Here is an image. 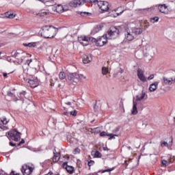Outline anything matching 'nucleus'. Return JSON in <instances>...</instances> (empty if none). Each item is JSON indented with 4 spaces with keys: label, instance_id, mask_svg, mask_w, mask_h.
<instances>
[{
    "label": "nucleus",
    "instance_id": "obj_1",
    "mask_svg": "<svg viewBox=\"0 0 175 175\" xmlns=\"http://www.w3.org/2000/svg\"><path fill=\"white\" fill-rule=\"evenodd\" d=\"M40 33L43 38H54L57 35V29L53 26H45L40 30Z\"/></svg>",
    "mask_w": 175,
    "mask_h": 175
},
{
    "label": "nucleus",
    "instance_id": "obj_2",
    "mask_svg": "<svg viewBox=\"0 0 175 175\" xmlns=\"http://www.w3.org/2000/svg\"><path fill=\"white\" fill-rule=\"evenodd\" d=\"M140 33H142L140 29L135 27L126 28L124 39L127 42H132L135 39V36L133 35H140Z\"/></svg>",
    "mask_w": 175,
    "mask_h": 175
},
{
    "label": "nucleus",
    "instance_id": "obj_3",
    "mask_svg": "<svg viewBox=\"0 0 175 175\" xmlns=\"http://www.w3.org/2000/svg\"><path fill=\"white\" fill-rule=\"evenodd\" d=\"M143 54L145 57L146 61H151L154 57H155V49L150 45H148L144 48Z\"/></svg>",
    "mask_w": 175,
    "mask_h": 175
},
{
    "label": "nucleus",
    "instance_id": "obj_4",
    "mask_svg": "<svg viewBox=\"0 0 175 175\" xmlns=\"http://www.w3.org/2000/svg\"><path fill=\"white\" fill-rule=\"evenodd\" d=\"M85 76L76 73H69L66 77L67 81H70V83H79V81H82V80H85Z\"/></svg>",
    "mask_w": 175,
    "mask_h": 175
},
{
    "label": "nucleus",
    "instance_id": "obj_5",
    "mask_svg": "<svg viewBox=\"0 0 175 175\" xmlns=\"http://www.w3.org/2000/svg\"><path fill=\"white\" fill-rule=\"evenodd\" d=\"M91 42L93 44H95V46L103 47V46L107 43V34H104L98 39L91 38Z\"/></svg>",
    "mask_w": 175,
    "mask_h": 175
},
{
    "label": "nucleus",
    "instance_id": "obj_6",
    "mask_svg": "<svg viewBox=\"0 0 175 175\" xmlns=\"http://www.w3.org/2000/svg\"><path fill=\"white\" fill-rule=\"evenodd\" d=\"M163 84H165V85H172V84H174L175 83V71H172L168 77H164L162 79Z\"/></svg>",
    "mask_w": 175,
    "mask_h": 175
},
{
    "label": "nucleus",
    "instance_id": "obj_7",
    "mask_svg": "<svg viewBox=\"0 0 175 175\" xmlns=\"http://www.w3.org/2000/svg\"><path fill=\"white\" fill-rule=\"evenodd\" d=\"M97 5L101 13H106V12L110 10V4L107 1H98Z\"/></svg>",
    "mask_w": 175,
    "mask_h": 175
},
{
    "label": "nucleus",
    "instance_id": "obj_8",
    "mask_svg": "<svg viewBox=\"0 0 175 175\" xmlns=\"http://www.w3.org/2000/svg\"><path fill=\"white\" fill-rule=\"evenodd\" d=\"M35 170V166L31 164H25L22 166L21 172L23 175H31Z\"/></svg>",
    "mask_w": 175,
    "mask_h": 175
},
{
    "label": "nucleus",
    "instance_id": "obj_9",
    "mask_svg": "<svg viewBox=\"0 0 175 175\" xmlns=\"http://www.w3.org/2000/svg\"><path fill=\"white\" fill-rule=\"evenodd\" d=\"M8 139L10 140H14V142H18L21 139V133L16 130H12L8 132Z\"/></svg>",
    "mask_w": 175,
    "mask_h": 175
},
{
    "label": "nucleus",
    "instance_id": "obj_10",
    "mask_svg": "<svg viewBox=\"0 0 175 175\" xmlns=\"http://www.w3.org/2000/svg\"><path fill=\"white\" fill-rule=\"evenodd\" d=\"M107 35L111 38H117L120 35V29L117 27L112 26L109 31H107Z\"/></svg>",
    "mask_w": 175,
    "mask_h": 175
},
{
    "label": "nucleus",
    "instance_id": "obj_11",
    "mask_svg": "<svg viewBox=\"0 0 175 175\" xmlns=\"http://www.w3.org/2000/svg\"><path fill=\"white\" fill-rule=\"evenodd\" d=\"M90 40L91 42V38L85 36H81L78 37V42H79V43L82 44V46H88Z\"/></svg>",
    "mask_w": 175,
    "mask_h": 175
},
{
    "label": "nucleus",
    "instance_id": "obj_12",
    "mask_svg": "<svg viewBox=\"0 0 175 175\" xmlns=\"http://www.w3.org/2000/svg\"><path fill=\"white\" fill-rule=\"evenodd\" d=\"M158 87H159V82L158 81L150 83L148 87L149 92L151 94L155 92L158 90Z\"/></svg>",
    "mask_w": 175,
    "mask_h": 175
},
{
    "label": "nucleus",
    "instance_id": "obj_13",
    "mask_svg": "<svg viewBox=\"0 0 175 175\" xmlns=\"http://www.w3.org/2000/svg\"><path fill=\"white\" fill-rule=\"evenodd\" d=\"M85 3V0H75L70 3V6L72 8H79V6H81Z\"/></svg>",
    "mask_w": 175,
    "mask_h": 175
},
{
    "label": "nucleus",
    "instance_id": "obj_14",
    "mask_svg": "<svg viewBox=\"0 0 175 175\" xmlns=\"http://www.w3.org/2000/svg\"><path fill=\"white\" fill-rule=\"evenodd\" d=\"M55 10L57 13H64V12H67V10H69V7L66 5H62L59 4L55 7Z\"/></svg>",
    "mask_w": 175,
    "mask_h": 175
},
{
    "label": "nucleus",
    "instance_id": "obj_15",
    "mask_svg": "<svg viewBox=\"0 0 175 175\" xmlns=\"http://www.w3.org/2000/svg\"><path fill=\"white\" fill-rule=\"evenodd\" d=\"M158 9L161 13H163L164 14H169V12H170L165 4L159 5Z\"/></svg>",
    "mask_w": 175,
    "mask_h": 175
},
{
    "label": "nucleus",
    "instance_id": "obj_16",
    "mask_svg": "<svg viewBox=\"0 0 175 175\" xmlns=\"http://www.w3.org/2000/svg\"><path fill=\"white\" fill-rule=\"evenodd\" d=\"M137 77L143 83H146V81H147V78L144 76V72H143L140 68L137 70Z\"/></svg>",
    "mask_w": 175,
    "mask_h": 175
},
{
    "label": "nucleus",
    "instance_id": "obj_17",
    "mask_svg": "<svg viewBox=\"0 0 175 175\" xmlns=\"http://www.w3.org/2000/svg\"><path fill=\"white\" fill-rule=\"evenodd\" d=\"M147 96V94L146 93L145 90H142L138 95L136 96V100L135 102H140L143 100L144 98Z\"/></svg>",
    "mask_w": 175,
    "mask_h": 175
},
{
    "label": "nucleus",
    "instance_id": "obj_18",
    "mask_svg": "<svg viewBox=\"0 0 175 175\" xmlns=\"http://www.w3.org/2000/svg\"><path fill=\"white\" fill-rule=\"evenodd\" d=\"M131 114L133 116H136L139 113V111L137 110V101H133V107L131 108Z\"/></svg>",
    "mask_w": 175,
    "mask_h": 175
},
{
    "label": "nucleus",
    "instance_id": "obj_19",
    "mask_svg": "<svg viewBox=\"0 0 175 175\" xmlns=\"http://www.w3.org/2000/svg\"><path fill=\"white\" fill-rule=\"evenodd\" d=\"M28 83L31 85V88H36V87L39 85V81H38L37 78L29 80Z\"/></svg>",
    "mask_w": 175,
    "mask_h": 175
},
{
    "label": "nucleus",
    "instance_id": "obj_20",
    "mask_svg": "<svg viewBox=\"0 0 175 175\" xmlns=\"http://www.w3.org/2000/svg\"><path fill=\"white\" fill-rule=\"evenodd\" d=\"M92 61V56L91 55H85L83 57V64H90Z\"/></svg>",
    "mask_w": 175,
    "mask_h": 175
},
{
    "label": "nucleus",
    "instance_id": "obj_21",
    "mask_svg": "<svg viewBox=\"0 0 175 175\" xmlns=\"http://www.w3.org/2000/svg\"><path fill=\"white\" fill-rule=\"evenodd\" d=\"M54 156L53 158V162H58L59 161V158H61V154H59V153L58 152H53Z\"/></svg>",
    "mask_w": 175,
    "mask_h": 175
},
{
    "label": "nucleus",
    "instance_id": "obj_22",
    "mask_svg": "<svg viewBox=\"0 0 175 175\" xmlns=\"http://www.w3.org/2000/svg\"><path fill=\"white\" fill-rule=\"evenodd\" d=\"M5 16L7 18H14L16 17V14L12 12H5Z\"/></svg>",
    "mask_w": 175,
    "mask_h": 175
},
{
    "label": "nucleus",
    "instance_id": "obj_23",
    "mask_svg": "<svg viewBox=\"0 0 175 175\" xmlns=\"http://www.w3.org/2000/svg\"><path fill=\"white\" fill-rule=\"evenodd\" d=\"M172 146H173L172 140L169 144L166 142H163L161 144V147H172Z\"/></svg>",
    "mask_w": 175,
    "mask_h": 175
},
{
    "label": "nucleus",
    "instance_id": "obj_24",
    "mask_svg": "<svg viewBox=\"0 0 175 175\" xmlns=\"http://www.w3.org/2000/svg\"><path fill=\"white\" fill-rule=\"evenodd\" d=\"M40 2L44 3L45 6H51V5H53V1H51L40 0Z\"/></svg>",
    "mask_w": 175,
    "mask_h": 175
},
{
    "label": "nucleus",
    "instance_id": "obj_25",
    "mask_svg": "<svg viewBox=\"0 0 175 175\" xmlns=\"http://www.w3.org/2000/svg\"><path fill=\"white\" fill-rule=\"evenodd\" d=\"M101 71H102V75L103 76H106L109 73V68L103 66L102 67Z\"/></svg>",
    "mask_w": 175,
    "mask_h": 175
},
{
    "label": "nucleus",
    "instance_id": "obj_26",
    "mask_svg": "<svg viewBox=\"0 0 175 175\" xmlns=\"http://www.w3.org/2000/svg\"><path fill=\"white\" fill-rule=\"evenodd\" d=\"M92 155L94 157V158H100L102 157V154H100V152L98 151L92 152Z\"/></svg>",
    "mask_w": 175,
    "mask_h": 175
},
{
    "label": "nucleus",
    "instance_id": "obj_27",
    "mask_svg": "<svg viewBox=\"0 0 175 175\" xmlns=\"http://www.w3.org/2000/svg\"><path fill=\"white\" fill-rule=\"evenodd\" d=\"M47 14H50V12L46 11V12H40L38 13V16L40 17H43L44 16H47Z\"/></svg>",
    "mask_w": 175,
    "mask_h": 175
},
{
    "label": "nucleus",
    "instance_id": "obj_28",
    "mask_svg": "<svg viewBox=\"0 0 175 175\" xmlns=\"http://www.w3.org/2000/svg\"><path fill=\"white\" fill-rule=\"evenodd\" d=\"M25 47H36V42H29L28 44H23Z\"/></svg>",
    "mask_w": 175,
    "mask_h": 175
},
{
    "label": "nucleus",
    "instance_id": "obj_29",
    "mask_svg": "<svg viewBox=\"0 0 175 175\" xmlns=\"http://www.w3.org/2000/svg\"><path fill=\"white\" fill-rule=\"evenodd\" d=\"M116 11V13H119L118 16L122 14V13H124V10L122 8L119 7L116 10H115Z\"/></svg>",
    "mask_w": 175,
    "mask_h": 175
},
{
    "label": "nucleus",
    "instance_id": "obj_30",
    "mask_svg": "<svg viewBox=\"0 0 175 175\" xmlns=\"http://www.w3.org/2000/svg\"><path fill=\"white\" fill-rule=\"evenodd\" d=\"M119 13L117 12L116 10H113L111 12V17H118Z\"/></svg>",
    "mask_w": 175,
    "mask_h": 175
},
{
    "label": "nucleus",
    "instance_id": "obj_31",
    "mask_svg": "<svg viewBox=\"0 0 175 175\" xmlns=\"http://www.w3.org/2000/svg\"><path fill=\"white\" fill-rule=\"evenodd\" d=\"M59 77L61 80H64L66 79V75H65V72H61L59 75Z\"/></svg>",
    "mask_w": 175,
    "mask_h": 175
},
{
    "label": "nucleus",
    "instance_id": "obj_32",
    "mask_svg": "<svg viewBox=\"0 0 175 175\" xmlns=\"http://www.w3.org/2000/svg\"><path fill=\"white\" fill-rule=\"evenodd\" d=\"M1 122H2V124H3V125H8V123L9 122L5 117H2L1 118Z\"/></svg>",
    "mask_w": 175,
    "mask_h": 175
},
{
    "label": "nucleus",
    "instance_id": "obj_33",
    "mask_svg": "<svg viewBox=\"0 0 175 175\" xmlns=\"http://www.w3.org/2000/svg\"><path fill=\"white\" fill-rule=\"evenodd\" d=\"M66 170H67V172H68V173H72V172H73V170H74V168H73L72 166L67 165V166L66 167Z\"/></svg>",
    "mask_w": 175,
    "mask_h": 175
},
{
    "label": "nucleus",
    "instance_id": "obj_34",
    "mask_svg": "<svg viewBox=\"0 0 175 175\" xmlns=\"http://www.w3.org/2000/svg\"><path fill=\"white\" fill-rule=\"evenodd\" d=\"M170 163V161L169 160H163L162 161V164L164 166H167V165H169Z\"/></svg>",
    "mask_w": 175,
    "mask_h": 175
},
{
    "label": "nucleus",
    "instance_id": "obj_35",
    "mask_svg": "<svg viewBox=\"0 0 175 175\" xmlns=\"http://www.w3.org/2000/svg\"><path fill=\"white\" fill-rule=\"evenodd\" d=\"M107 136L109 137V140H111V139H116V137L118 135L114 134H108Z\"/></svg>",
    "mask_w": 175,
    "mask_h": 175
},
{
    "label": "nucleus",
    "instance_id": "obj_36",
    "mask_svg": "<svg viewBox=\"0 0 175 175\" xmlns=\"http://www.w3.org/2000/svg\"><path fill=\"white\" fill-rule=\"evenodd\" d=\"M159 20V18H158L157 16L151 18V21L152 23H157V22H158Z\"/></svg>",
    "mask_w": 175,
    "mask_h": 175
},
{
    "label": "nucleus",
    "instance_id": "obj_37",
    "mask_svg": "<svg viewBox=\"0 0 175 175\" xmlns=\"http://www.w3.org/2000/svg\"><path fill=\"white\" fill-rule=\"evenodd\" d=\"M74 154L77 155V154H80V149L79 148H77L74 150Z\"/></svg>",
    "mask_w": 175,
    "mask_h": 175
},
{
    "label": "nucleus",
    "instance_id": "obj_38",
    "mask_svg": "<svg viewBox=\"0 0 175 175\" xmlns=\"http://www.w3.org/2000/svg\"><path fill=\"white\" fill-rule=\"evenodd\" d=\"M71 116H74V117H76L77 116V111L76 110H74L70 112Z\"/></svg>",
    "mask_w": 175,
    "mask_h": 175
},
{
    "label": "nucleus",
    "instance_id": "obj_39",
    "mask_svg": "<svg viewBox=\"0 0 175 175\" xmlns=\"http://www.w3.org/2000/svg\"><path fill=\"white\" fill-rule=\"evenodd\" d=\"M95 163V162L92 160H90V161H88V166H93V165Z\"/></svg>",
    "mask_w": 175,
    "mask_h": 175
},
{
    "label": "nucleus",
    "instance_id": "obj_40",
    "mask_svg": "<svg viewBox=\"0 0 175 175\" xmlns=\"http://www.w3.org/2000/svg\"><path fill=\"white\" fill-rule=\"evenodd\" d=\"M154 75H150L148 78H146L147 79V81L148 80H152L153 79H154Z\"/></svg>",
    "mask_w": 175,
    "mask_h": 175
},
{
    "label": "nucleus",
    "instance_id": "obj_41",
    "mask_svg": "<svg viewBox=\"0 0 175 175\" xmlns=\"http://www.w3.org/2000/svg\"><path fill=\"white\" fill-rule=\"evenodd\" d=\"M107 133H106V132H105V131H103V132H101L100 133V136H101V137H103V136H107Z\"/></svg>",
    "mask_w": 175,
    "mask_h": 175
},
{
    "label": "nucleus",
    "instance_id": "obj_42",
    "mask_svg": "<svg viewBox=\"0 0 175 175\" xmlns=\"http://www.w3.org/2000/svg\"><path fill=\"white\" fill-rule=\"evenodd\" d=\"M32 62V59H27L26 62L27 65H29Z\"/></svg>",
    "mask_w": 175,
    "mask_h": 175
},
{
    "label": "nucleus",
    "instance_id": "obj_43",
    "mask_svg": "<svg viewBox=\"0 0 175 175\" xmlns=\"http://www.w3.org/2000/svg\"><path fill=\"white\" fill-rule=\"evenodd\" d=\"M25 143V141L24 139H21V142L18 144V146H21V144H24Z\"/></svg>",
    "mask_w": 175,
    "mask_h": 175
},
{
    "label": "nucleus",
    "instance_id": "obj_44",
    "mask_svg": "<svg viewBox=\"0 0 175 175\" xmlns=\"http://www.w3.org/2000/svg\"><path fill=\"white\" fill-rule=\"evenodd\" d=\"M10 146H11L12 147H14L16 144H13V142H10Z\"/></svg>",
    "mask_w": 175,
    "mask_h": 175
},
{
    "label": "nucleus",
    "instance_id": "obj_45",
    "mask_svg": "<svg viewBox=\"0 0 175 175\" xmlns=\"http://www.w3.org/2000/svg\"><path fill=\"white\" fill-rule=\"evenodd\" d=\"M11 175H20V174H15L14 172H11Z\"/></svg>",
    "mask_w": 175,
    "mask_h": 175
},
{
    "label": "nucleus",
    "instance_id": "obj_46",
    "mask_svg": "<svg viewBox=\"0 0 175 175\" xmlns=\"http://www.w3.org/2000/svg\"><path fill=\"white\" fill-rule=\"evenodd\" d=\"M3 76L4 77H8V73L4 72V73L3 74Z\"/></svg>",
    "mask_w": 175,
    "mask_h": 175
},
{
    "label": "nucleus",
    "instance_id": "obj_47",
    "mask_svg": "<svg viewBox=\"0 0 175 175\" xmlns=\"http://www.w3.org/2000/svg\"><path fill=\"white\" fill-rule=\"evenodd\" d=\"M111 170H105V172H111Z\"/></svg>",
    "mask_w": 175,
    "mask_h": 175
},
{
    "label": "nucleus",
    "instance_id": "obj_48",
    "mask_svg": "<svg viewBox=\"0 0 175 175\" xmlns=\"http://www.w3.org/2000/svg\"><path fill=\"white\" fill-rule=\"evenodd\" d=\"M17 55H18V53H16L14 54L15 57H17Z\"/></svg>",
    "mask_w": 175,
    "mask_h": 175
},
{
    "label": "nucleus",
    "instance_id": "obj_49",
    "mask_svg": "<svg viewBox=\"0 0 175 175\" xmlns=\"http://www.w3.org/2000/svg\"><path fill=\"white\" fill-rule=\"evenodd\" d=\"M120 70L122 72H124V69H122V68H120Z\"/></svg>",
    "mask_w": 175,
    "mask_h": 175
},
{
    "label": "nucleus",
    "instance_id": "obj_50",
    "mask_svg": "<svg viewBox=\"0 0 175 175\" xmlns=\"http://www.w3.org/2000/svg\"><path fill=\"white\" fill-rule=\"evenodd\" d=\"M64 114H65L66 116H68V112H64Z\"/></svg>",
    "mask_w": 175,
    "mask_h": 175
},
{
    "label": "nucleus",
    "instance_id": "obj_51",
    "mask_svg": "<svg viewBox=\"0 0 175 175\" xmlns=\"http://www.w3.org/2000/svg\"><path fill=\"white\" fill-rule=\"evenodd\" d=\"M85 14V12L81 13V16H83V14Z\"/></svg>",
    "mask_w": 175,
    "mask_h": 175
},
{
    "label": "nucleus",
    "instance_id": "obj_52",
    "mask_svg": "<svg viewBox=\"0 0 175 175\" xmlns=\"http://www.w3.org/2000/svg\"><path fill=\"white\" fill-rule=\"evenodd\" d=\"M0 175H4L3 174H0Z\"/></svg>",
    "mask_w": 175,
    "mask_h": 175
}]
</instances>
